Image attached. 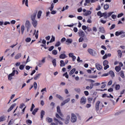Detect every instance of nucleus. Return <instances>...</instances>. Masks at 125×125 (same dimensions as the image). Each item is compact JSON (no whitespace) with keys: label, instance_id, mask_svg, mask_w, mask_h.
<instances>
[{"label":"nucleus","instance_id":"a18cd8bd","mask_svg":"<svg viewBox=\"0 0 125 125\" xmlns=\"http://www.w3.org/2000/svg\"><path fill=\"white\" fill-rule=\"evenodd\" d=\"M68 8H69V6L66 5L65 8V7H63L62 9V12L65 11V10H67V9H68Z\"/></svg>","mask_w":125,"mask_h":125},{"label":"nucleus","instance_id":"7ed1b4c3","mask_svg":"<svg viewBox=\"0 0 125 125\" xmlns=\"http://www.w3.org/2000/svg\"><path fill=\"white\" fill-rule=\"evenodd\" d=\"M98 16H100V18H101V17H106V13H102L101 11H99L97 13Z\"/></svg>","mask_w":125,"mask_h":125},{"label":"nucleus","instance_id":"c756f323","mask_svg":"<svg viewBox=\"0 0 125 125\" xmlns=\"http://www.w3.org/2000/svg\"><path fill=\"white\" fill-rule=\"evenodd\" d=\"M52 63L54 67H56V66L57 65L56 63V59H54L53 60H52Z\"/></svg>","mask_w":125,"mask_h":125},{"label":"nucleus","instance_id":"864d4df0","mask_svg":"<svg viewBox=\"0 0 125 125\" xmlns=\"http://www.w3.org/2000/svg\"><path fill=\"white\" fill-rule=\"evenodd\" d=\"M24 68H25V66L23 64H21L19 67L20 70H23Z\"/></svg>","mask_w":125,"mask_h":125},{"label":"nucleus","instance_id":"c03bdc74","mask_svg":"<svg viewBox=\"0 0 125 125\" xmlns=\"http://www.w3.org/2000/svg\"><path fill=\"white\" fill-rule=\"evenodd\" d=\"M53 8H54V4L52 3L51 4V7L49 8V9H50V11H52V10H53Z\"/></svg>","mask_w":125,"mask_h":125},{"label":"nucleus","instance_id":"8fccbe9b","mask_svg":"<svg viewBox=\"0 0 125 125\" xmlns=\"http://www.w3.org/2000/svg\"><path fill=\"white\" fill-rule=\"evenodd\" d=\"M60 45H61V43L59 41L56 43L55 46L58 47L60 46Z\"/></svg>","mask_w":125,"mask_h":125},{"label":"nucleus","instance_id":"79ce46f5","mask_svg":"<svg viewBox=\"0 0 125 125\" xmlns=\"http://www.w3.org/2000/svg\"><path fill=\"white\" fill-rule=\"evenodd\" d=\"M89 79H96L97 78V75H90L88 76Z\"/></svg>","mask_w":125,"mask_h":125},{"label":"nucleus","instance_id":"a19ab883","mask_svg":"<svg viewBox=\"0 0 125 125\" xmlns=\"http://www.w3.org/2000/svg\"><path fill=\"white\" fill-rule=\"evenodd\" d=\"M55 42V37H54L53 35L52 36L51 39L50 41V42Z\"/></svg>","mask_w":125,"mask_h":125},{"label":"nucleus","instance_id":"37998d69","mask_svg":"<svg viewBox=\"0 0 125 125\" xmlns=\"http://www.w3.org/2000/svg\"><path fill=\"white\" fill-rule=\"evenodd\" d=\"M56 98H59V99H60V100H63V97L62 96H61V95H60L57 94Z\"/></svg>","mask_w":125,"mask_h":125},{"label":"nucleus","instance_id":"f8f14e48","mask_svg":"<svg viewBox=\"0 0 125 125\" xmlns=\"http://www.w3.org/2000/svg\"><path fill=\"white\" fill-rule=\"evenodd\" d=\"M95 66L96 69H97L99 71H100V70L102 69V66L98 63H96Z\"/></svg>","mask_w":125,"mask_h":125},{"label":"nucleus","instance_id":"ddd939ff","mask_svg":"<svg viewBox=\"0 0 125 125\" xmlns=\"http://www.w3.org/2000/svg\"><path fill=\"white\" fill-rule=\"evenodd\" d=\"M25 28H28V29H30V28H31V23H30V21H26Z\"/></svg>","mask_w":125,"mask_h":125},{"label":"nucleus","instance_id":"a211bd4d","mask_svg":"<svg viewBox=\"0 0 125 125\" xmlns=\"http://www.w3.org/2000/svg\"><path fill=\"white\" fill-rule=\"evenodd\" d=\"M67 57H68L65 54H62L59 56L60 59H65V58H67Z\"/></svg>","mask_w":125,"mask_h":125},{"label":"nucleus","instance_id":"aec40b11","mask_svg":"<svg viewBox=\"0 0 125 125\" xmlns=\"http://www.w3.org/2000/svg\"><path fill=\"white\" fill-rule=\"evenodd\" d=\"M46 121L47 123H49V124L52 123V122H53V119H52V118H50V117H47L46 118Z\"/></svg>","mask_w":125,"mask_h":125},{"label":"nucleus","instance_id":"9d476101","mask_svg":"<svg viewBox=\"0 0 125 125\" xmlns=\"http://www.w3.org/2000/svg\"><path fill=\"white\" fill-rule=\"evenodd\" d=\"M70 115H68L65 120H64V123L65 124V125H68V124H69V122H70Z\"/></svg>","mask_w":125,"mask_h":125},{"label":"nucleus","instance_id":"603ef678","mask_svg":"<svg viewBox=\"0 0 125 125\" xmlns=\"http://www.w3.org/2000/svg\"><path fill=\"white\" fill-rule=\"evenodd\" d=\"M53 120H54V123H55L56 124H58V123L59 122V120H58L57 118H56L55 117L54 118Z\"/></svg>","mask_w":125,"mask_h":125},{"label":"nucleus","instance_id":"4468645a","mask_svg":"<svg viewBox=\"0 0 125 125\" xmlns=\"http://www.w3.org/2000/svg\"><path fill=\"white\" fill-rule=\"evenodd\" d=\"M14 75L15 74H14V72H12L11 74H10L8 76V79L9 81H11V80H12V77L14 76Z\"/></svg>","mask_w":125,"mask_h":125},{"label":"nucleus","instance_id":"f3484780","mask_svg":"<svg viewBox=\"0 0 125 125\" xmlns=\"http://www.w3.org/2000/svg\"><path fill=\"white\" fill-rule=\"evenodd\" d=\"M120 77L122 78V79L125 78V72L123 70H121L119 73Z\"/></svg>","mask_w":125,"mask_h":125},{"label":"nucleus","instance_id":"6ab92c4d","mask_svg":"<svg viewBox=\"0 0 125 125\" xmlns=\"http://www.w3.org/2000/svg\"><path fill=\"white\" fill-rule=\"evenodd\" d=\"M45 115V111L44 110H42L41 112V119L42 120L43 119V116Z\"/></svg>","mask_w":125,"mask_h":125},{"label":"nucleus","instance_id":"423d86ee","mask_svg":"<svg viewBox=\"0 0 125 125\" xmlns=\"http://www.w3.org/2000/svg\"><path fill=\"white\" fill-rule=\"evenodd\" d=\"M78 34L79 35V37H84L85 34L84 33V32L81 29L79 30Z\"/></svg>","mask_w":125,"mask_h":125},{"label":"nucleus","instance_id":"49530a36","mask_svg":"<svg viewBox=\"0 0 125 125\" xmlns=\"http://www.w3.org/2000/svg\"><path fill=\"white\" fill-rule=\"evenodd\" d=\"M33 86L34 87V89H37L38 88V83H37V82H34L33 84Z\"/></svg>","mask_w":125,"mask_h":125},{"label":"nucleus","instance_id":"1a4fd4ad","mask_svg":"<svg viewBox=\"0 0 125 125\" xmlns=\"http://www.w3.org/2000/svg\"><path fill=\"white\" fill-rule=\"evenodd\" d=\"M104 13H106V17H104V19H107L108 17H110L114 13V12H110L109 13H107V12H105Z\"/></svg>","mask_w":125,"mask_h":125},{"label":"nucleus","instance_id":"39448f33","mask_svg":"<svg viewBox=\"0 0 125 125\" xmlns=\"http://www.w3.org/2000/svg\"><path fill=\"white\" fill-rule=\"evenodd\" d=\"M80 103L82 105H84V104L86 103V98H85L84 97H83L81 99Z\"/></svg>","mask_w":125,"mask_h":125},{"label":"nucleus","instance_id":"13d9d810","mask_svg":"<svg viewBox=\"0 0 125 125\" xmlns=\"http://www.w3.org/2000/svg\"><path fill=\"white\" fill-rule=\"evenodd\" d=\"M122 34H121V38H125V32H124V31H122Z\"/></svg>","mask_w":125,"mask_h":125},{"label":"nucleus","instance_id":"09e8293b","mask_svg":"<svg viewBox=\"0 0 125 125\" xmlns=\"http://www.w3.org/2000/svg\"><path fill=\"white\" fill-rule=\"evenodd\" d=\"M120 88H121V86L120 85V84H116L115 86L116 90H119Z\"/></svg>","mask_w":125,"mask_h":125},{"label":"nucleus","instance_id":"cd10ccee","mask_svg":"<svg viewBox=\"0 0 125 125\" xmlns=\"http://www.w3.org/2000/svg\"><path fill=\"white\" fill-rule=\"evenodd\" d=\"M65 65V62H64V61L61 60L60 64V67H64Z\"/></svg>","mask_w":125,"mask_h":125},{"label":"nucleus","instance_id":"2f4dec72","mask_svg":"<svg viewBox=\"0 0 125 125\" xmlns=\"http://www.w3.org/2000/svg\"><path fill=\"white\" fill-rule=\"evenodd\" d=\"M38 111H39V108H35L34 110L32 111V115H34L35 116V115H36V113H37V112H38Z\"/></svg>","mask_w":125,"mask_h":125},{"label":"nucleus","instance_id":"473e14b6","mask_svg":"<svg viewBox=\"0 0 125 125\" xmlns=\"http://www.w3.org/2000/svg\"><path fill=\"white\" fill-rule=\"evenodd\" d=\"M24 31H25V26H24V25H22L21 26V35H23V34H24Z\"/></svg>","mask_w":125,"mask_h":125},{"label":"nucleus","instance_id":"4d7b16f0","mask_svg":"<svg viewBox=\"0 0 125 125\" xmlns=\"http://www.w3.org/2000/svg\"><path fill=\"white\" fill-rule=\"evenodd\" d=\"M122 16H124V13H121L120 14H119L117 16L118 18H121V17H122Z\"/></svg>","mask_w":125,"mask_h":125},{"label":"nucleus","instance_id":"6e6d98bb","mask_svg":"<svg viewBox=\"0 0 125 125\" xmlns=\"http://www.w3.org/2000/svg\"><path fill=\"white\" fill-rule=\"evenodd\" d=\"M82 29L83 30V31H85V30H87V27H86L85 25H83ZM85 32L86 34V31H85Z\"/></svg>","mask_w":125,"mask_h":125},{"label":"nucleus","instance_id":"680f3d73","mask_svg":"<svg viewBox=\"0 0 125 125\" xmlns=\"http://www.w3.org/2000/svg\"><path fill=\"white\" fill-rule=\"evenodd\" d=\"M13 119H11L10 121L9 122L8 125H13Z\"/></svg>","mask_w":125,"mask_h":125},{"label":"nucleus","instance_id":"e2e57ef3","mask_svg":"<svg viewBox=\"0 0 125 125\" xmlns=\"http://www.w3.org/2000/svg\"><path fill=\"white\" fill-rule=\"evenodd\" d=\"M54 49V46H51V47H50L48 49V51H52V50H53V49Z\"/></svg>","mask_w":125,"mask_h":125},{"label":"nucleus","instance_id":"72a5a7b5","mask_svg":"<svg viewBox=\"0 0 125 125\" xmlns=\"http://www.w3.org/2000/svg\"><path fill=\"white\" fill-rule=\"evenodd\" d=\"M109 4H106L104 5V10H107V9H109Z\"/></svg>","mask_w":125,"mask_h":125},{"label":"nucleus","instance_id":"6e6552de","mask_svg":"<svg viewBox=\"0 0 125 125\" xmlns=\"http://www.w3.org/2000/svg\"><path fill=\"white\" fill-rule=\"evenodd\" d=\"M57 113H58V114H59V115H60V116H61V117H63V114L61 112V109H60V106H58L57 107Z\"/></svg>","mask_w":125,"mask_h":125},{"label":"nucleus","instance_id":"052dcab7","mask_svg":"<svg viewBox=\"0 0 125 125\" xmlns=\"http://www.w3.org/2000/svg\"><path fill=\"white\" fill-rule=\"evenodd\" d=\"M116 27V24H113L111 25L110 28H109V30H113V29H115V27Z\"/></svg>","mask_w":125,"mask_h":125},{"label":"nucleus","instance_id":"412c9836","mask_svg":"<svg viewBox=\"0 0 125 125\" xmlns=\"http://www.w3.org/2000/svg\"><path fill=\"white\" fill-rule=\"evenodd\" d=\"M36 16H37V12L34 13L33 14L31 15V19L32 21L36 20Z\"/></svg>","mask_w":125,"mask_h":125},{"label":"nucleus","instance_id":"338daca9","mask_svg":"<svg viewBox=\"0 0 125 125\" xmlns=\"http://www.w3.org/2000/svg\"><path fill=\"white\" fill-rule=\"evenodd\" d=\"M66 41V38L65 37L62 38L61 40V42H65Z\"/></svg>","mask_w":125,"mask_h":125},{"label":"nucleus","instance_id":"774afa93","mask_svg":"<svg viewBox=\"0 0 125 125\" xmlns=\"http://www.w3.org/2000/svg\"><path fill=\"white\" fill-rule=\"evenodd\" d=\"M26 124H30L31 125L32 124V120L29 119L26 120Z\"/></svg>","mask_w":125,"mask_h":125},{"label":"nucleus","instance_id":"f03ea898","mask_svg":"<svg viewBox=\"0 0 125 125\" xmlns=\"http://www.w3.org/2000/svg\"><path fill=\"white\" fill-rule=\"evenodd\" d=\"M71 123H76L77 122V116L75 113H71Z\"/></svg>","mask_w":125,"mask_h":125},{"label":"nucleus","instance_id":"69168bd1","mask_svg":"<svg viewBox=\"0 0 125 125\" xmlns=\"http://www.w3.org/2000/svg\"><path fill=\"white\" fill-rule=\"evenodd\" d=\"M107 91H108V92H113L114 91V89L113 88H110L108 89Z\"/></svg>","mask_w":125,"mask_h":125},{"label":"nucleus","instance_id":"bf43d9fd","mask_svg":"<svg viewBox=\"0 0 125 125\" xmlns=\"http://www.w3.org/2000/svg\"><path fill=\"white\" fill-rule=\"evenodd\" d=\"M36 39H38L39 38V30H37L35 34Z\"/></svg>","mask_w":125,"mask_h":125},{"label":"nucleus","instance_id":"20e7f679","mask_svg":"<svg viewBox=\"0 0 125 125\" xmlns=\"http://www.w3.org/2000/svg\"><path fill=\"white\" fill-rule=\"evenodd\" d=\"M69 102H70V98H68L66 100H65L64 101H63L62 102V103L61 104V106H64L65 104H67V103H69Z\"/></svg>","mask_w":125,"mask_h":125},{"label":"nucleus","instance_id":"5fc2aeb1","mask_svg":"<svg viewBox=\"0 0 125 125\" xmlns=\"http://www.w3.org/2000/svg\"><path fill=\"white\" fill-rule=\"evenodd\" d=\"M79 42H83V37H81L79 39Z\"/></svg>","mask_w":125,"mask_h":125},{"label":"nucleus","instance_id":"a878e982","mask_svg":"<svg viewBox=\"0 0 125 125\" xmlns=\"http://www.w3.org/2000/svg\"><path fill=\"white\" fill-rule=\"evenodd\" d=\"M66 42H67V44H69L72 43L73 42V40L71 39H67L66 41Z\"/></svg>","mask_w":125,"mask_h":125},{"label":"nucleus","instance_id":"9b49d317","mask_svg":"<svg viewBox=\"0 0 125 125\" xmlns=\"http://www.w3.org/2000/svg\"><path fill=\"white\" fill-rule=\"evenodd\" d=\"M41 76H42V73L36 74L33 77L34 80H35V81H37V80H39Z\"/></svg>","mask_w":125,"mask_h":125},{"label":"nucleus","instance_id":"4be33fe9","mask_svg":"<svg viewBox=\"0 0 125 125\" xmlns=\"http://www.w3.org/2000/svg\"><path fill=\"white\" fill-rule=\"evenodd\" d=\"M32 24L33 25V27H34V28H36L38 25V21H37V20H34L32 21Z\"/></svg>","mask_w":125,"mask_h":125},{"label":"nucleus","instance_id":"de8ad7c7","mask_svg":"<svg viewBox=\"0 0 125 125\" xmlns=\"http://www.w3.org/2000/svg\"><path fill=\"white\" fill-rule=\"evenodd\" d=\"M57 53H58V52L57 51V50H53L52 51V54L53 55H57Z\"/></svg>","mask_w":125,"mask_h":125},{"label":"nucleus","instance_id":"4c0bfd02","mask_svg":"<svg viewBox=\"0 0 125 125\" xmlns=\"http://www.w3.org/2000/svg\"><path fill=\"white\" fill-rule=\"evenodd\" d=\"M91 14V11H86V13L84 14V16H87L88 15H90Z\"/></svg>","mask_w":125,"mask_h":125},{"label":"nucleus","instance_id":"58836bf2","mask_svg":"<svg viewBox=\"0 0 125 125\" xmlns=\"http://www.w3.org/2000/svg\"><path fill=\"white\" fill-rule=\"evenodd\" d=\"M74 90L76 92H77V93H81V88H75Z\"/></svg>","mask_w":125,"mask_h":125},{"label":"nucleus","instance_id":"ea45409f","mask_svg":"<svg viewBox=\"0 0 125 125\" xmlns=\"http://www.w3.org/2000/svg\"><path fill=\"white\" fill-rule=\"evenodd\" d=\"M108 64H109V62L107 60H104L103 62L104 66H106L107 65H108Z\"/></svg>","mask_w":125,"mask_h":125},{"label":"nucleus","instance_id":"dca6fc26","mask_svg":"<svg viewBox=\"0 0 125 125\" xmlns=\"http://www.w3.org/2000/svg\"><path fill=\"white\" fill-rule=\"evenodd\" d=\"M16 106V104H12L10 108L8 109L7 112H9L10 111H12L13 109V108H14Z\"/></svg>","mask_w":125,"mask_h":125},{"label":"nucleus","instance_id":"e433bc0d","mask_svg":"<svg viewBox=\"0 0 125 125\" xmlns=\"http://www.w3.org/2000/svg\"><path fill=\"white\" fill-rule=\"evenodd\" d=\"M122 34H123V32H122V31L120 32L116 31L115 32V36H116V37H119V36H120V35H122Z\"/></svg>","mask_w":125,"mask_h":125},{"label":"nucleus","instance_id":"0eeeda50","mask_svg":"<svg viewBox=\"0 0 125 125\" xmlns=\"http://www.w3.org/2000/svg\"><path fill=\"white\" fill-rule=\"evenodd\" d=\"M100 103H101V102L100 101H98L95 104V109L96 111L97 112L99 110V105L100 104Z\"/></svg>","mask_w":125,"mask_h":125},{"label":"nucleus","instance_id":"7c9ffc66","mask_svg":"<svg viewBox=\"0 0 125 125\" xmlns=\"http://www.w3.org/2000/svg\"><path fill=\"white\" fill-rule=\"evenodd\" d=\"M42 12L41 10L39 11L38 14H37V17H38V19H40V18H41V16H42Z\"/></svg>","mask_w":125,"mask_h":125},{"label":"nucleus","instance_id":"0e129e2a","mask_svg":"<svg viewBox=\"0 0 125 125\" xmlns=\"http://www.w3.org/2000/svg\"><path fill=\"white\" fill-rule=\"evenodd\" d=\"M31 38H27L26 39H25V42H31Z\"/></svg>","mask_w":125,"mask_h":125},{"label":"nucleus","instance_id":"c85d7f7f","mask_svg":"<svg viewBox=\"0 0 125 125\" xmlns=\"http://www.w3.org/2000/svg\"><path fill=\"white\" fill-rule=\"evenodd\" d=\"M76 72V68H74L72 69L70 72H69V76H72L74 73Z\"/></svg>","mask_w":125,"mask_h":125},{"label":"nucleus","instance_id":"3c124183","mask_svg":"<svg viewBox=\"0 0 125 125\" xmlns=\"http://www.w3.org/2000/svg\"><path fill=\"white\" fill-rule=\"evenodd\" d=\"M87 100H88V103H89L90 104V103H91V101H92V100H93V98H88Z\"/></svg>","mask_w":125,"mask_h":125},{"label":"nucleus","instance_id":"bb28decb","mask_svg":"<svg viewBox=\"0 0 125 125\" xmlns=\"http://www.w3.org/2000/svg\"><path fill=\"white\" fill-rule=\"evenodd\" d=\"M21 56V53H18L15 56V59H16V60H18V59H19V58H20Z\"/></svg>","mask_w":125,"mask_h":125},{"label":"nucleus","instance_id":"393cba45","mask_svg":"<svg viewBox=\"0 0 125 125\" xmlns=\"http://www.w3.org/2000/svg\"><path fill=\"white\" fill-rule=\"evenodd\" d=\"M117 52H118V57H119L120 58H122V56H123V53H122V50H118L117 51Z\"/></svg>","mask_w":125,"mask_h":125},{"label":"nucleus","instance_id":"c9c22d12","mask_svg":"<svg viewBox=\"0 0 125 125\" xmlns=\"http://www.w3.org/2000/svg\"><path fill=\"white\" fill-rule=\"evenodd\" d=\"M5 121V117L4 116H2L0 117V122H4Z\"/></svg>","mask_w":125,"mask_h":125},{"label":"nucleus","instance_id":"f704fd0d","mask_svg":"<svg viewBox=\"0 0 125 125\" xmlns=\"http://www.w3.org/2000/svg\"><path fill=\"white\" fill-rule=\"evenodd\" d=\"M24 3H25V6L27 7L29 6L28 5V0H22V4H24Z\"/></svg>","mask_w":125,"mask_h":125},{"label":"nucleus","instance_id":"b1692460","mask_svg":"<svg viewBox=\"0 0 125 125\" xmlns=\"http://www.w3.org/2000/svg\"><path fill=\"white\" fill-rule=\"evenodd\" d=\"M115 70L116 72H119L121 70H122V68H121V66H116L115 67Z\"/></svg>","mask_w":125,"mask_h":125},{"label":"nucleus","instance_id":"2eb2a0df","mask_svg":"<svg viewBox=\"0 0 125 125\" xmlns=\"http://www.w3.org/2000/svg\"><path fill=\"white\" fill-rule=\"evenodd\" d=\"M99 31L100 33H102L103 34L105 33V29L102 26L99 27Z\"/></svg>","mask_w":125,"mask_h":125},{"label":"nucleus","instance_id":"f257e3e1","mask_svg":"<svg viewBox=\"0 0 125 125\" xmlns=\"http://www.w3.org/2000/svg\"><path fill=\"white\" fill-rule=\"evenodd\" d=\"M87 51L90 55H92V56H95L96 54H97V53H96V51L91 48L88 49Z\"/></svg>","mask_w":125,"mask_h":125},{"label":"nucleus","instance_id":"5701e85b","mask_svg":"<svg viewBox=\"0 0 125 125\" xmlns=\"http://www.w3.org/2000/svg\"><path fill=\"white\" fill-rule=\"evenodd\" d=\"M108 75H110V77H111V78L115 77V73L112 70L109 71Z\"/></svg>","mask_w":125,"mask_h":125}]
</instances>
